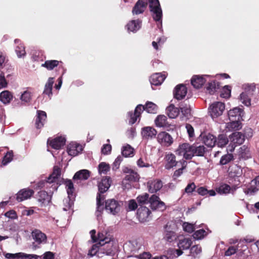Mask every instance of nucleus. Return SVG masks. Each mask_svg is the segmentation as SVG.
<instances>
[{"label": "nucleus", "instance_id": "f257e3e1", "mask_svg": "<svg viewBox=\"0 0 259 259\" xmlns=\"http://www.w3.org/2000/svg\"><path fill=\"white\" fill-rule=\"evenodd\" d=\"M107 233L99 232V244L101 246L102 254L113 256L115 254L116 246L114 245L113 238L107 236Z\"/></svg>", "mask_w": 259, "mask_h": 259}, {"label": "nucleus", "instance_id": "f03ea898", "mask_svg": "<svg viewBox=\"0 0 259 259\" xmlns=\"http://www.w3.org/2000/svg\"><path fill=\"white\" fill-rule=\"evenodd\" d=\"M149 7L154 20L156 22H161L162 11L159 0H151Z\"/></svg>", "mask_w": 259, "mask_h": 259}, {"label": "nucleus", "instance_id": "7ed1b4c3", "mask_svg": "<svg viewBox=\"0 0 259 259\" xmlns=\"http://www.w3.org/2000/svg\"><path fill=\"white\" fill-rule=\"evenodd\" d=\"M225 109V104L221 102H216L212 104L209 108V112L212 118H217L223 114Z\"/></svg>", "mask_w": 259, "mask_h": 259}, {"label": "nucleus", "instance_id": "20e7f679", "mask_svg": "<svg viewBox=\"0 0 259 259\" xmlns=\"http://www.w3.org/2000/svg\"><path fill=\"white\" fill-rule=\"evenodd\" d=\"M191 145L188 143H183L179 146L176 150V153L179 156H183V158L186 160L191 159L193 155L191 154Z\"/></svg>", "mask_w": 259, "mask_h": 259}, {"label": "nucleus", "instance_id": "39448f33", "mask_svg": "<svg viewBox=\"0 0 259 259\" xmlns=\"http://www.w3.org/2000/svg\"><path fill=\"white\" fill-rule=\"evenodd\" d=\"M119 202L114 199H109L105 201V209L112 214H116L120 211Z\"/></svg>", "mask_w": 259, "mask_h": 259}, {"label": "nucleus", "instance_id": "423d86ee", "mask_svg": "<svg viewBox=\"0 0 259 259\" xmlns=\"http://www.w3.org/2000/svg\"><path fill=\"white\" fill-rule=\"evenodd\" d=\"M149 203L152 210L163 211L166 208L164 203L161 201L159 197L156 195H152L149 198Z\"/></svg>", "mask_w": 259, "mask_h": 259}, {"label": "nucleus", "instance_id": "0eeeda50", "mask_svg": "<svg viewBox=\"0 0 259 259\" xmlns=\"http://www.w3.org/2000/svg\"><path fill=\"white\" fill-rule=\"evenodd\" d=\"M230 138L231 140V144H232L230 151L233 150L236 146L241 145L245 140V136L241 132H234Z\"/></svg>", "mask_w": 259, "mask_h": 259}, {"label": "nucleus", "instance_id": "6e6552de", "mask_svg": "<svg viewBox=\"0 0 259 259\" xmlns=\"http://www.w3.org/2000/svg\"><path fill=\"white\" fill-rule=\"evenodd\" d=\"M157 141L161 145L164 146H169L173 143L171 136L165 132H160L157 137Z\"/></svg>", "mask_w": 259, "mask_h": 259}, {"label": "nucleus", "instance_id": "1a4fd4ad", "mask_svg": "<svg viewBox=\"0 0 259 259\" xmlns=\"http://www.w3.org/2000/svg\"><path fill=\"white\" fill-rule=\"evenodd\" d=\"M62 183L65 186L69 200L73 201L75 197V188L72 181L70 179H62Z\"/></svg>", "mask_w": 259, "mask_h": 259}, {"label": "nucleus", "instance_id": "9d476101", "mask_svg": "<svg viewBox=\"0 0 259 259\" xmlns=\"http://www.w3.org/2000/svg\"><path fill=\"white\" fill-rule=\"evenodd\" d=\"M150 214L151 211L146 206H141L138 208L137 215L140 222L148 221Z\"/></svg>", "mask_w": 259, "mask_h": 259}, {"label": "nucleus", "instance_id": "9b49d317", "mask_svg": "<svg viewBox=\"0 0 259 259\" xmlns=\"http://www.w3.org/2000/svg\"><path fill=\"white\" fill-rule=\"evenodd\" d=\"M41 66L48 70H52L56 68L64 70L63 62L57 60H46L45 63L41 64Z\"/></svg>", "mask_w": 259, "mask_h": 259}, {"label": "nucleus", "instance_id": "f8f14e48", "mask_svg": "<svg viewBox=\"0 0 259 259\" xmlns=\"http://www.w3.org/2000/svg\"><path fill=\"white\" fill-rule=\"evenodd\" d=\"M66 139L62 136L57 137L52 140L48 139V144L53 149L58 150L65 145Z\"/></svg>", "mask_w": 259, "mask_h": 259}, {"label": "nucleus", "instance_id": "ddd939ff", "mask_svg": "<svg viewBox=\"0 0 259 259\" xmlns=\"http://www.w3.org/2000/svg\"><path fill=\"white\" fill-rule=\"evenodd\" d=\"M164 159L165 161V168L166 169H170L176 166L179 163V161L176 160L175 155L172 153L166 154Z\"/></svg>", "mask_w": 259, "mask_h": 259}, {"label": "nucleus", "instance_id": "4468645a", "mask_svg": "<svg viewBox=\"0 0 259 259\" xmlns=\"http://www.w3.org/2000/svg\"><path fill=\"white\" fill-rule=\"evenodd\" d=\"M32 236L35 242L38 245L45 244L47 241L46 235L39 230L35 229L32 232Z\"/></svg>", "mask_w": 259, "mask_h": 259}, {"label": "nucleus", "instance_id": "2eb2a0df", "mask_svg": "<svg viewBox=\"0 0 259 259\" xmlns=\"http://www.w3.org/2000/svg\"><path fill=\"white\" fill-rule=\"evenodd\" d=\"M187 93V89L185 85L181 84L177 85L174 91V98L178 100L185 98Z\"/></svg>", "mask_w": 259, "mask_h": 259}, {"label": "nucleus", "instance_id": "dca6fc26", "mask_svg": "<svg viewBox=\"0 0 259 259\" xmlns=\"http://www.w3.org/2000/svg\"><path fill=\"white\" fill-rule=\"evenodd\" d=\"M228 174L230 177H239L242 174V170L240 166L237 164L231 163L228 168Z\"/></svg>", "mask_w": 259, "mask_h": 259}, {"label": "nucleus", "instance_id": "f3484780", "mask_svg": "<svg viewBox=\"0 0 259 259\" xmlns=\"http://www.w3.org/2000/svg\"><path fill=\"white\" fill-rule=\"evenodd\" d=\"M157 131L151 126H146L142 129L141 135L146 140L152 139L156 137Z\"/></svg>", "mask_w": 259, "mask_h": 259}, {"label": "nucleus", "instance_id": "a211bd4d", "mask_svg": "<svg viewBox=\"0 0 259 259\" xmlns=\"http://www.w3.org/2000/svg\"><path fill=\"white\" fill-rule=\"evenodd\" d=\"M123 172L126 174L124 180L131 182H135L139 181V174L128 167H125L123 170Z\"/></svg>", "mask_w": 259, "mask_h": 259}, {"label": "nucleus", "instance_id": "6ab92c4d", "mask_svg": "<svg viewBox=\"0 0 259 259\" xmlns=\"http://www.w3.org/2000/svg\"><path fill=\"white\" fill-rule=\"evenodd\" d=\"M47 119V114L44 111L38 110L37 115L35 120V126L36 128L39 129L44 126V122Z\"/></svg>", "mask_w": 259, "mask_h": 259}, {"label": "nucleus", "instance_id": "aec40b11", "mask_svg": "<svg viewBox=\"0 0 259 259\" xmlns=\"http://www.w3.org/2000/svg\"><path fill=\"white\" fill-rule=\"evenodd\" d=\"M243 112V110L238 107L230 110L228 113L229 120H240L242 118Z\"/></svg>", "mask_w": 259, "mask_h": 259}, {"label": "nucleus", "instance_id": "412c9836", "mask_svg": "<svg viewBox=\"0 0 259 259\" xmlns=\"http://www.w3.org/2000/svg\"><path fill=\"white\" fill-rule=\"evenodd\" d=\"M34 193V191L31 189H22L17 194L16 200L18 202H21L29 198Z\"/></svg>", "mask_w": 259, "mask_h": 259}, {"label": "nucleus", "instance_id": "4be33fe9", "mask_svg": "<svg viewBox=\"0 0 259 259\" xmlns=\"http://www.w3.org/2000/svg\"><path fill=\"white\" fill-rule=\"evenodd\" d=\"M61 168L57 165L54 166L53 172L47 178L46 182L48 183L56 182L57 179L61 176Z\"/></svg>", "mask_w": 259, "mask_h": 259}, {"label": "nucleus", "instance_id": "5701e85b", "mask_svg": "<svg viewBox=\"0 0 259 259\" xmlns=\"http://www.w3.org/2000/svg\"><path fill=\"white\" fill-rule=\"evenodd\" d=\"M162 186V183L159 180H155L148 183V190L151 193L157 192Z\"/></svg>", "mask_w": 259, "mask_h": 259}, {"label": "nucleus", "instance_id": "b1692460", "mask_svg": "<svg viewBox=\"0 0 259 259\" xmlns=\"http://www.w3.org/2000/svg\"><path fill=\"white\" fill-rule=\"evenodd\" d=\"M191 154L194 156H203L206 151V148L203 145L197 146L196 145H191Z\"/></svg>", "mask_w": 259, "mask_h": 259}, {"label": "nucleus", "instance_id": "393cba45", "mask_svg": "<svg viewBox=\"0 0 259 259\" xmlns=\"http://www.w3.org/2000/svg\"><path fill=\"white\" fill-rule=\"evenodd\" d=\"M110 179L109 177L103 178L98 185L99 193L102 194L106 192L110 186Z\"/></svg>", "mask_w": 259, "mask_h": 259}, {"label": "nucleus", "instance_id": "a878e982", "mask_svg": "<svg viewBox=\"0 0 259 259\" xmlns=\"http://www.w3.org/2000/svg\"><path fill=\"white\" fill-rule=\"evenodd\" d=\"M147 5L138 1L135 4L132 10L133 15H139L143 14L147 7Z\"/></svg>", "mask_w": 259, "mask_h": 259}, {"label": "nucleus", "instance_id": "bb28decb", "mask_svg": "<svg viewBox=\"0 0 259 259\" xmlns=\"http://www.w3.org/2000/svg\"><path fill=\"white\" fill-rule=\"evenodd\" d=\"M54 83V78L49 77L45 85L44 90L43 91V94L47 95L50 99H51L53 95L52 90Z\"/></svg>", "mask_w": 259, "mask_h": 259}, {"label": "nucleus", "instance_id": "cd10ccee", "mask_svg": "<svg viewBox=\"0 0 259 259\" xmlns=\"http://www.w3.org/2000/svg\"><path fill=\"white\" fill-rule=\"evenodd\" d=\"M82 150V146L78 144H70L67 148V152L69 155L75 156Z\"/></svg>", "mask_w": 259, "mask_h": 259}, {"label": "nucleus", "instance_id": "c85d7f7f", "mask_svg": "<svg viewBox=\"0 0 259 259\" xmlns=\"http://www.w3.org/2000/svg\"><path fill=\"white\" fill-rule=\"evenodd\" d=\"M206 80L204 77L199 75H194L191 79L192 85L196 89H199L205 83Z\"/></svg>", "mask_w": 259, "mask_h": 259}, {"label": "nucleus", "instance_id": "c756f323", "mask_svg": "<svg viewBox=\"0 0 259 259\" xmlns=\"http://www.w3.org/2000/svg\"><path fill=\"white\" fill-rule=\"evenodd\" d=\"M165 77L160 73H154L150 78V82L152 85H159L164 81Z\"/></svg>", "mask_w": 259, "mask_h": 259}, {"label": "nucleus", "instance_id": "7c9ffc66", "mask_svg": "<svg viewBox=\"0 0 259 259\" xmlns=\"http://www.w3.org/2000/svg\"><path fill=\"white\" fill-rule=\"evenodd\" d=\"M192 244V241L190 238H183L180 239L178 242V246L183 250L189 249Z\"/></svg>", "mask_w": 259, "mask_h": 259}, {"label": "nucleus", "instance_id": "2f4dec72", "mask_svg": "<svg viewBox=\"0 0 259 259\" xmlns=\"http://www.w3.org/2000/svg\"><path fill=\"white\" fill-rule=\"evenodd\" d=\"M90 177V171L87 169H82L76 172L73 177L74 180H86Z\"/></svg>", "mask_w": 259, "mask_h": 259}, {"label": "nucleus", "instance_id": "473e14b6", "mask_svg": "<svg viewBox=\"0 0 259 259\" xmlns=\"http://www.w3.org/2000/svg\"><path fill=\"white\" fill-rule=\"evenodd\" d=\"M230 122L227 123L226 129L228 131H238L242 127L240 120H230Z\"/></svg>", "mask_w": 259, "mask_h": 259}, {"label": "nucleus", "instance_id": "72a5a7b5", "mask_svg": "<svg viewBox=\"0 0 259 259\" xmlns=\"http://www.w3.org/2000/svg\"><path fill=\"white\" fill-rule=\"evenodd\" d=\"M203 142L208 147H213L216 144V138L212 134L208 133L203 137Z\"/></svg>", "mask_w": 259, "mask_h": 259}, {"label": "nucleus", "instance_id": "f704fd0d", "mask_svg": "<svg viewBox=\"0 0 259 259\" xmlns=\"http://www.w3.org/2000/svg\"><path fill=\"white\" fill-rule=\"evenodd\" d=\"M166 110L167 115L170 118L177 117L180 113L179 108L176 107L173 104H171L168 106Z\"/></svg>", "mask_w": 259, "mask_h": 259}, {"label": "nucleus", "instance_id": "c9c22d12", "mask_svg": "<svg viewBox=\"0 0 259 259\" xmlns=\"http://www.w3.org/2000/svg\"><path fill=\"white\" fill-rule=\"evenodd\" d=\"M101 246L98 243L94 244L92 248L89 250L88 255L91 256L97 255L99 257H102Z\"/></svg>", "mask_w": 259, "mask_h": 259}, {"label": "nucleus", "instance_id": "e433bc0d", "mask_svg": "<svg viewBox=\"0 0 259 259\" xmlns=\"http://www.w3.org/2000/svg\"><path fill=\"white\" fill-rule=\"evenodd\" d=\"M12 98V94L8 91H4L0 94V101L5 104L9 103Z\"/></svg>", "mask_w": 259, "mask_h": 259}, {"label": "nucleus", "instance_id": "4c0bfd02", "mask_svg": "<svg viewBox=\"0 0 259 259\" xmlns=\"http://www.w3.org/2000/svg\"><path fill=\"white\" fill-rule=\"evenodd\" d=\"M15 43L18 44L16 48L15 52L18 57L24 56L26 54L24 46L21 43L20 40L18 39H15Z\"/></svg>", "mask_w": 259, "mask_h": 259}, {"label": "nucleus", "instance_id": "58836bf2", "mask_svg": "<svg viewBox=\"0 0 259 259\" xmlns=\"http://www.w3.org/2000/svg\"><path fill=\"white\" fill-rule=\"evenodd\" d=\"M141 21L139 20H132L127 25L126 27L129 31L136 32L139 29L141 23Z\"/></svg>", "mask_w": 259, "mask_h": 259}, {"label": "nucleus", "instance_id": "ea45409f", "mask_svg": "<svg viewBox=\"0 0 259 259\" xmlns=\"http://www.w3.org/2000/svg\"><path fill=\"white\" fill-rule=\"evenodd\" d=\"M155 123L157 126L166 127L168 125L167 117L164 115H158L155 120Z\"/></svg>", "mask_w": 259, "mask_h": 259}, {"label": "nucleus", "instance_id": "a19ab883", "mask_svg": "<svg viewBox=\"0 0 259 259\" xmlns=\"http://www.w3.org/2000/svg\"><path fill=\"white\" fill-rule=\"evenodd\" d=\"M144 107L145 108L143 109H145L148 113L154 114L157 112L158 107L152 102L147 101Z\"/></svg>", "mask_w": 259, "mask_h": 259}, {"label": "nucleus", "instance_id": "79ce46f5", "mask_svg": "<svg viewBox=\"0 0 259 259\" xmlns=\"http://www.w3.org/2000/svg\"><path fill=\"white\" fill-rule=\"evenodd\" d=\"M239 155L240 158L244 159H247L250 157L249 150L246 145H243L239 148Z\"/></svg>", "mask_w": 259, "mask_h": 259}, {"label": "nucleus", "instance_id": "37998d69", "mask_svg": "<svg viewBox=\"0 0 259 259\" xmlns=\"http://www.w3.org/2000/svg\"><path fill=\"white\" fill-rule=\"evenodd\" d=\"M229 142L227 136L224 134L219 135L217 140L216 144L219 147H225Z\"/></svg>", "mask_w": 259, "mask_h": 259}, {"label": "nucleus", "instance_id": "c03bdc74", "mask_svg": "<svg viewBox=\"0 0 259 259\" xmlns=\"http://www.w3.org/2000/svg\"><path fill=\"white\" fill-rule=\"evenodd\" d=\"M179 162L182 164V167L175 170L173 175V178L174 179H176L179 177L183 173V170L186 168L187 163L186 160L184 159L180 160Z\"/></svg>", "mask_w": 259, "mask_h": 259}, {"label": "nucleus", "instance_id": "a18cd8bd", "mask_svg": "<svg viewBox=\"0 0 259 259\" xmlns=\"http://www.w3.org/2000/svg\"><path fill=\"white\" fill-rule=\"evenodd\" d=\"M134 148L128 144L123 146L122 149V154L125 157H132L134 155Z\"/></svg>", "mask_w": 259, "mask_h": 259}, {"label": "nucleus", "instance_id": "49530a36", "mask_svg": "<svg viewBox=\"0 0 259 259\" xmlns=\"http://www.w3.org/2000/svg\"><path fill=\"white\" fill-rule=\"evenodd\" d=\"M243 243L240 242L237 245L236 247L231 246L225 251V255L226 256H230L234 254L238 251H240L239 248L243 246Z\"/></svg>", "mask_w": 259, "mask_h": 259}, {"label": "nucleus", "instance_id": "de8ad7c7", "mask_svg": "<svg viewBox=\"0 0 259 259\" xmlns=\"http://www.w3.org/2000/svg\"><path fill=\"white\" fill-rule=\"evenodd\" d=\"M234 159V156L232 154L227 153L222 156L220 161V164L222 165H226Z\"/></svg>", "mask_w": 259, "mask_h": 259}, {"label": "nucleus", "instance_id": "09e8293b", "mask_svg": "<svg viewBox=\"0 0 259 259\" xmlns=\"http://www.w3.org/2000/svg\"><path fill=\"white\" fill-rule=\"evenodd\" d=\"M137 200L140 206L147 204L149 202V194L146 193L143 195H140L137 197Z\"/></svg>", "mask_w": 259, "mask_h": 259}, {"label": "nucleus", "instance_id": "8fccbe9b", "mask_svg": "<svg viewBox=\"0 0 259 259\" xmlns=\"http://www.w3.org/2000/svg\"><path fill=\"white\" fill-rule=\"evenodd\" d=\"M220 83L216 80H213L208 83L207 88V90L209 91L210 94H213L216 91V89L220 88Z\"/></svg>", "mask_w": 259, "mask_h": 259}, {"label": "nucleus", "instance_id": "3c124183", "mask_svg": "<svg viewBox=\"0 0 259 259\" xmlns=\"http://www.w3.org/2000/svg\"><path fill=\"white\" fill-rule=\"evenodd\" d=\"M231 190L229 185L224 184L216 188V191L220 194H226L230 192Z\"/></svg>", "mask_w": 259, "mask_h": 259}, {"label": "nucleus", "instance_id": "603ef678", "mask_svg": "<svg viewBox=\"0 0 259 259\" xmlns=\"http://www.w3.org/2000/svg\"><path fill=\"white\" fill-rule=\"evenodd\" d=\"M110 166L109 164L102 162L99 164L98 170L100 174H106L110 170Z\"/></svg>", "mask_w": 259, "mask_h": 259}, {"label": "nucleus", "instance_id": "864d4df0", "mask_svg": "<svg viewBox=\"0 0 259 259\" xmlns=\"http://www.w3.org/2000/svg\"><path fill=\"white\" fill-rule=\"evenodd\" d=\"M135 111H129L127 112V116L129 118V124L131 125L134 124L137 120L138 118H139V116L137 114Z\"/></svg>", "mask_w": 259, "mask_h": 259}, {"label": "nucleus", "instance_id": "5fc2aeb1", "mask_svg": "<svg viewBox=\"0 0 259 259\" xmlns=\"http://www.w3.org/2000/svg\"><path fill=\"white\" fill-rule=\"evenodd\" d=\"M231 87L229 85H225L221 93V97L224 98H229L231 96Z\"/></svg>", "mask_w": 259, "mask_h": 259}, {"label": "nucleus", "instance_id": "6e6d98bb", "mask_svg": "<svg viewBox=\"0 0 259 259\" xmlns=\"http://www.w3.org/2000/svg\"><path fill=\"white\" fill-rule=\"evenodd\" d=\"M180 111L181 110L182 114L186 117L190 114L191 109L189 106H187L186 104L184 105V104L182 103L180 106Z\"/></svg>", "mask_w": 259, "mask_h": 259}, {"label": "nucleus", "instance_id": "4d7b16f0", "mask_svg": "<svg viewBox=\"0 0 259 259\" xmlns=\"http://www.w3.org/2000/svg\"><path fill=\"white\" fill-rule=\"evenodd\" d=\"M13 157V153L12 151H8L4 156L2 164L4 165H7L8 163L12 161Z\"/></svg>", "mask_w": 259, "mask_h": 259}, {"label": "nucleus", "instance_id": "13d9d810", "mask_svg": "<svg viewBox=\"0 0 259 259\" xmlns=\"http://www.w3.org/2000/svg\"><path fill=\"white\" fill-rule=\"evenodd\" d=\"M31 92L26 91L21 96V100L26 103L29 102L31 99Z\"/></svg>", "mask_w": 259, "mask_h": 259}, {"label": "nucleus", "instance_id": "bf43d9fd", "mask_svg": "<svg viewBox=\"0 0 259 259\" xmlns=\"http://www.w3.org/2000/svg\"><path fill=\"white\" fill-rule=\"evenodd\" d=\"M201 251V247L199 245H193L190 248V252L194 256L200 253Z\"/></svg>", "mask_w": 259, "mask_h": 259}, {"label": "nucleus", "instance_id": "052dcab7", "mask_svg": "<svg viewBox=\"0 0 259 259\" xmlns=\"http://www.w3.org/2000/svg\"><path fill=\"white\" fill-rule=\"evenodd\" d=\"M240 100L242 102L247 106H250L251 104L250 99L248 98L246 93H242L240 95Z\"/></svg>", "mask_w": 259, "mask_h": 259}, {"label": "nucleus", "instance_id": "680f3d73", "mask_svg": "<svg viewBox=\"0 0 259 259\" xmlns=\"http://www.w3.org/2000/svg\"><path fill=\"white\" fill-rule=\"evenodd\" d=\"M205 234L206 232L204 229H200L194 233L193 237L195 239H201L204 237Z\"/></svg>", "mask_w": 259, "mask_h": 259}, {"label": "nucleus", "instance_id": "e2e57ef3", "mask_svg": "<svg viewBox=\"0 0 259 259\" xmlns=\"http://www.w3.org/2000/svg\"><path fill=\"white\" fill-rule=\"evenodd\" d=\"M176 233L174 231H166L164 238L168 242L172 241L176 238Z\"/></svg>", "mask_w": 259, "mask_h": 259}, {"label": "nucleus", "instance_id": "0e129e2a", "mask_svg": "<svg viewBox=\"0 0 259 259\" xmlns=\"http://www.w3.org/2000/svg\"><path fill=\"white\" fill-rule=\"evenodd\" d=\"M183 228L185 232L192 233L194 230V226L193 224L187 222L183 224Z\"/></svg>", "mask_w": 259, "mask_h": 259}, {"label": "nucleus", "instance_id": "69168bd1", "mask_svg": "<svg viewBox=\"0 0 259 259\" xmlns=\"http://www.w3.org/2000/svg\"><path fill=\"white\" fill-rule=\"evenodd\" d=\"M112 146L110 144H106L103 145L101 148V152L104 155H108L111 153Z\"/></svg>", "mask_w": 259, "mask_h": 259}, {"label": "nucleus", "instance_id": "338daca9", "mask_svg": "<svg viewBox=\"0 0 259 259\" xmlns=\"http://www.w3.org/2000/svg\"><path fill=\"white\" fill-rule=\"evenodd\" d=\"M196 188V185L194 182L189 183L185 188V192L187 194H191L195 191Z\"/></svg>", "mask_w": 259, "mask_h": 259}, {"label": "nucleus", "instance_id": "774afa93", "mask_svg": "<svg viewBox=\"0 0 259 259\" xmlns=\"http://www.w3.org/2000/svg\"><path fill=\"white\" fill-rule=\"evenodd\" d=\"M23 255V253H8L6 254L5 256L6 258L9 259H21V256Z\"/></svg>", "mask_w": 259, "mask_h": 259}]
</instances>
